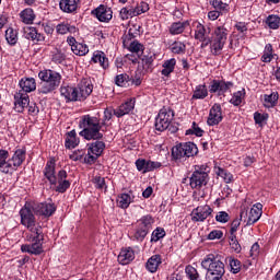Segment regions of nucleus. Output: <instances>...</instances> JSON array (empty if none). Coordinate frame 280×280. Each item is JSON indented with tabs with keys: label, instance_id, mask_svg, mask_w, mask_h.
I'll list each match as a JSON object with an SVG mask.
<instances>
[{
	"label": "nucleus",
	"instance_id": "nucleus-1",
	"mask_svg": "<svg viewBox=\"0 0 280 280\" xmlns=\"http://www.w3.org/2000/svg\"><path fill=\"white\" fill-rule=\"evenodd\" d=\"M80 126H83V130L80 131V137L86 139V141L94 140L89 147V151L95 156H102V153L106 149V143L100 141L103 139L104 135L100 132L102 130V125L97 117L85 115L82 117Z\"/></svg>",
	"mask_w": 280,
	"mask_h": 280
},
{
	"label": "nucleus",
	"instance_id": "nucleus-2",
	"mask_svg": "<svg viewBox=\"0 0 280 280\" xmlns=\"http://www.w3.org/2000/svg\"><path fill=\"white\" fill-rule=\"evenodd\" d=\"M201 267L203 270H207L206 280H224V262L221 259V256L209 254L202 261Z\"/></svg>",
	"mask_w": 280,
	"mask_h": 280
},
{
	"label": "nucleus",
	"instance_id": "nucleus-3",
	"mask_svg": "<svg viewBox=\"0 0 280 280\" xmlns=\"http://www.w3.org/2000/svg\"><path fill=\"white\" fill-rule=\"evenodd\" d=\"M38 78L42 80L37 89L39 95L54 93V91L60 86V82L62 81V75L54 70H42L38 73Z\"/></svg>",
	"mask_w": 280,
	"mask_h": 280
},
{
	"label": "nucleus",
	"instance_id": "nucleus-4",
	"mask_svg": "<svg viewBox=\"0 0 280 280\" xmlns=\"http://www.w3.org/2000/svg\"><path fill=\"white\" fill-rule=\"evenodd\" d=\"M228 36L229 33L224 26L214 28L209 43L212 56H220V54H222L224 45H226Z\"/></svg>",
	"mask_w": 280,
	"mask_h": 280
},
{
	"label": "nucleus",
	"instance_id": "nucleus-5",
	"mask_svg": "<svg viewBox=\"0 0 280 280\" xmlns=\"http://www.w3.org/2000/svg\"><path fill=\"white\" fill-rule=\"evenodd\" d=\"M209 183V166L195 165V171L189 177L191 189H202Z\"/></svg>",
	"mask_w": 280,
	"mask_h": 280
},
{
	"label": "nucleus",
	"instance_id": "nucleus-6",
	"mask_svg": "<svg viewBox=\"0 0 280 280\" xmlns=\"http://www.w3.org/2000/svg\"><path fill=\"white\" fill-rule=\"evenodd\" d=\"M198 154V147L194 142L179 143L172 149V158L174 161H180V159H189Z\"/></svg>",
	"mask_w": 280,
	"mask_h": 280
},
{
	"label": "nucleus",
	"instance_id": "nucleus-7",
	"mask_svg": "<svg viewBox=\"0 0 280 280\" xmlns=\"http://www.w3.org/2000/svg\"><path fill=\"white\" fill-rule=\"evenodd\" d=\"M152 224H154V219H152V215L150 214H147L138 220L133 240H136V242H143L148 236V233H150Z\"/></svg>",
	"mask_w": 280,
	"mask_h": 280
},
{
	"label": "nucleus",
	"instance_id": "nucleus-8",
	"mask_svg": "<svg viewBox=\"0 0 280 280\" xmlns=\"http://www.w3.org/2000/svg\"><path fill=\"white\" fill-rule=\"evenodd\" d=\"M174 119V110L170 108H162L155 118V130L158 132H165L170 128V124Z\"/></svg>",
	"mask_w": 280,
	"mask_h": 280
},
{
	"label": "nucleus",
	"instance_id": "nucleus-9",
	"mask_svg": "<svg viewBox=\"0 0 280 280\" xmlns=\"http://www.w3.org/2000/svg\"><path fill=\"white\" fill-rule=\"evenodd\" d=\"M195 39L199 40L201 43V47H209V44L211 43V27L205 26L200 24V22H195Z\"/></svg>",
	"mask_w": 280,
	"mask_h": 280
},
{
	"label": "nucleus",
	"instance_id": "nucleus-10",
	"mask_svg": "<svg viewBox=\"0 0 280 280\" xmlns=\"http://www.w3.org/2000/svg\"><path fill=\"white\" fill-rule=\"evenodd\" d=\"M32 210L37 215H44L45 218H51V215H54V213H56V205L47 203V202L38 203V205H34L32 207Z\"/></svg>",
	"mask_w": 280,
	"mask_h": 280
},
{
	"label": "nucleus",
	"instance_id": "nucleus-11",
	"mask_svg": "<svg viewBox=\"0 0 280 280\" xmlns=\"http://www.w3.org/2000/svg\"><path fill=\"white\" fill-rule=\"evenodd\" d=\"M213 213V209L209 206H199L192 211V222H205L209 215Z\"/></svg>",
	"mask_w": 280,
	"mask_h": 280
},
{
	"label": "nucleus",
	"instance_id": "nucleus-12",
	"mask_svg": "<svg viewBox=\"0 0 280 280\" xmlns=\"http://www.w3.org/2000/svg\"><path fill=\"white\" fill-rule=\"evenodd\" d=\"M20 215L21 224H23V226H26L27 229L36 226V218L34 217V212H32V209L30 207L22 208L20 210Z\"/></svg>",
	"mask_w": 280,
	"mask_h": 280
},
{
	"label": "nucleus",
	"instance_id": "nucleus-13",
	"mask_svg": "<svg viewBox=\"0 0 280 280\" xmlns=\"http://www.w3.org/2000/svg\"><path fill=\"white\" fill-rule=\"evenodd\" d=\"M30 105V95L23 91L16 92L14 95V106L18 113H23Z\"/></svg>",
	"mask_w": 280,
	"mask_h": 280
},
{
	"label": "nucleus",
	"instance_id": "nucleus-14",
	"mask_svg": "<svg viewBox=\"0 0 280 280\" xmlns=\"http://www.w3.org/2000/svg\"><path fill=\"white\" fill-rule=\"evenodd\" d=\"M230 86H233L231 81H218L213 80L210 83L209 91L210 93H218V95H224L229 91Z\"/></svg>",
	"mask_w": 280,
	"mask_h": 280
},
{
	"label": "nucleus",
	"instance_id": "nucleus-15",
	"mask_svg": "<svg viewBox=\"0 0 280 280\" xmlns=\"http://www.w3.org/2000/svg\"><path fill=\"white\" fill-rule=\"evenodd\" d=\"M44 176L50 185H58V177H56V162L50 160L46 163L44 168Z\"/></svg>",
	"mask_w": 280,
	"mask_h": 280
},
{
	"label": "nucleus",
	"instance_id": "nucleus-16",
	"mask_svg": "<svg viewBox=\"0 0 280 280\" xmlns=\"http://www.w3.org/2000/svg\"><path fill=\"white\" fill-rule=\"evenodd\" d=\"M220 121H222V106H220V104H214L210 108L207 124L208 126H218Z\"/></svg>",
	"mask_w": 280,
	"mask_h": 280
},
{
	"label": "nucleus",
	"instance_id": "nucleus-17",
	"mask_svg": "<svg viewBox=\"0 0 280 280\" xmlns=\"http://www.w3.org/2000/svg\"><path fill=\"white\" fill-rule=\"evenodd\" d=\"M92 14L97 18L101 23H108L110 19H113V10L110 8H106L104 5H101L92 11Z\"/></svg>",
	"mask_w": 280,
	"mask_h": 280
},
{
	"label": "nucleus",
	"instance_id": "nucleus-18",
	"mask_svg": "<svg viewBox=\"0 0 280 280\" xmlns=\"http://www.w3.org/2000/svg\"><path fill=\"white\" fill-rule=\"evenodd\" d=\"M25 154L26 151L25 149H18L13 156L9 159V163H11L12 168H11V174L12 172H16V168L21 167L23 165V162L25 161Z\"/></svg>",
	"mask_w": 280,
	"mask_h": 280
},
{
	"label": "nucleus",
	"instance_id": "nucleus-19",
	"mask_svg": "<svg viewBox=\"0 0 280 280\" xmlns=\"http://www.w3.org/2000/svg\"><path fill=\"white\" fill-rule=\"evenodd\" d=\"M10 152L8 150H0V170L2 174H11L12 163L10 162Z\"/></svg>",
	"mask_w": 280,
	"mask_h": 280
},
{
	"label": "nucleus",
	"instance_id": "nucleus-20",
	"mask_svg": "<svg viewBox=\"0 0 280 280\" xmlns=\"http://www.w3.org/2000/svg\"><path fill=\"white\" fill-rule=\"evenodd\" d=\"M135 110V98H130L127 102L122 103L118 108L114 110V115L116 117H124L125 115H129Z\"/></svg>",
	"mask_w": 280,
	"mask_h": 280
},
{
	"label": "nucleus",
	"instance_id": "nucleus-21",
	"mask_svg": "<svg viewBox=\"0 0 280 280\" xmlns=\"http://www.w3.org/2000/svg\"><path fill=\"white\" fill-rule=\"evenodd\" d=\"M262 209L264 206L261 203H256L253 206L248 214L247 226H253L255 222L259 221V218H261Z\"/></svg>",
	"mask_w": 280,
	"mask_h": 280
},
{
	"label": "nucleus",
	"instance_id": "nucleus-22",
	"mask_svg": "<svg viewBox=\"0 0 280 280\" xmlns=\"http://www.w3.org/2000/svg\"><path fill=\"white\" fill-rule=\"evenodd\" d=\"M79 102H84L93 93V85L89 82H81L77 88Z\"/></svg>",
	"mask_w": 280,
	"mask_h": 280
},
{
	"label": "nucleus",
	"instance_id": "nucleus-23",
	"mask_svg": "<svg viewBox=\"0 0 280 280\" xmlns=\"http://www.w3.org/2000/svg\"><path fill=\"white\" fill-rule=\"evenodd\" d=\"M60 93L62 97L67 100V102H80V98L78 96V88L61 86Z\"/></svg>",
	"mask_w": 280,
	"mask_h": 280
},
{
	"label": "nucleus",
	"instance_id": "nucleus-24",
	"mask_svg": "<svg viewBox=\"0 0 280 280\" xmlns=\"http://www.w3.org/2000/svg\"><path fill=\"white\" fill-rule=\"evenodd\" d=\"M135 259V250H132L131 247H127L125 249H121L118 255V261L122 266H128L130 261Z\"/></svg>",
	"mask_w": 280,
	"mask_h": 280
},
{
	"label": "nucleus",
	"instance_id": "nucleus-25",
	"mask_svg": "<svg viewBox=\"0 0 280 280\" xmlns=\"http://www.w3.org/2000/svg\"><path fill=\"white\" fill-rule=\"evenodd\" d=\"M79 2L80 0H60L59 8L62 12L71 14V12H75L78 10Z\"/></svg>",
	"mask_w": 280,
	"mask_h": 280
},
{
	"label": "nucleus",
	"instance_id": "nucleus-26",
	"mask_svg": "<svg viewBox=\"0 0 280 280\" xmlns=\"http://www.w3.org/2000/svg\"><path fill=\"white\" fill-rule=\"evenodd\" d=\"M20 86L22 89L20 91L27 95L28 93H32V91H36V80L34 78L22 79L20 81Z\"/></svg>",
	"mask_w": 280,
	"mask_h": 280
},
{
	"label": "nucleus",
	"instance_id": "nucleus-27",
	"mask_svg": "<svg viewBox=\"0 0 280 280\" xmlns=\"http://www.w3.org/2000/svg\"><path fill=\"white\" fill-rule=\"evenodd\" d=\"M56 32L57 34L65 36V34H75V32H78V28L67 22H62L56 26Z\"/></svg>",
	"mask_w": 280,
	"mask_h": 280
},
{
	"label": "nucleus",
	"instance_id": "nucleus-28",
	"mask_svg": "<svg viewBox=\"0 0 280 280\" xmlns=\"http://www.w3.org/2000/svg\"><path fill=\"white\" fill-rule=\"evenodd\" d=\"M159 266H161V255H153L148 259L145 265L149 272H156V270H159Z\"/></svg>",
	"mask_w": 280,
	"mask_h": 280
},
{
	"label": "nucleus",
	"instance_id": "nucleus-29",
	"mask_svg": "<svg viewBox=\"0 0 280 280\" xmlns=\"http://www.w3.org/2000/svg\"><path fill=\"white\" fill-rule=\"evenodd\" d=\"M28 231H31L32 242H43V240H45L43 228L40 225H33L32 228H28Z\"/></svg>",
	"mask_w": 280,
	"mask_h": 280
},
{
	"label": "nucleus",
	"instance_id": "nucleus-30",
	"mask_svg": "<svg viewBox=\"0 0 280 280\" xmlns=\"http://www.w3.org/2000/svg\"><path fill=\"white\" fill-rule=\"evenodd\" d=\"M80 140L75 137V130H71L67 133L66 138V148L68 150H72L77 145H79Z\"/></svg>",
	"mask_w": 280,
	"mask_h": 280
},
{
	"label": "nucleus",
	"instance_id": "nucleus-31",
	"mask_svg": "<svg viewBox=\"0 0 280 280\" xmlns=\"http://www.w3.org/2000/svg\"><path fill=\"white\" fill-rule=\"evenodd\" d=\"M92 62L101 65L104 69H108V58H106V55L102 51L94 52Z\"/></svg>",
	"mask_w": 280,
	"mask_h": 280
},
{
	"label": "nucleus",
	"instance_id": "nucleus-32",
	"mask_svg": "<svg viewBox=\"0 0 280 280\" xmlns=\"http://www.w3.org/2000/svg\"><path fill=\"white\" fill-rule=\"evenodd\" d=\"M175 67H176L175 58L164 61L163 70L161 71L162 75H165L166 78L170 77L171 73H174Z\"/></svg>",
	"mask_w": 280,
	"mask_h": 280
},
{
	"label": "nucleus",
	"instance_id": "nucleus-33",
	"mask_svg": "<svg viewBox=\"0 0 280 280\" xmlns=\"http://www.w3.org/2000/svg\"><path fill=\"white\" fill-rule=\"evenodd\" d=\"M264 100H265V106L267 108H275V105L279 102V93L272 92L269 95L265 94Z\"/></svg>",
	"mask_w": 280,
	"mask_h": 280
},
{
	"label": "nucleus",
	"instance_id": "nucleus-34",
	"mask_svg": "<svg viewBox=\"0 0 280 280\" xmlns=\"http://www.w3.org/2000/svg\"><path fill=\"white\" fill-rule=\"evenodd\" d=\"M20 16L26 25H32L34 23V19H36V15L34 14V10L32 9H25L20 13Z\"/></svg>",
	"mask_w": 280,
	"mask_h": 280
},
{
	"label": "nucleus",
	"instance_id": "nucleus-35",
	"mask_svg": "<svg viewBox=\"0 0 280 280\" xmlns=\"http://www.w3.org/2000/svg\"><path fill=\"white\" fill-rule=\"evenodd\" d=\"M5 40L9 45L14 46L19 43V32L10 27L5 31Z\"/></svg>",
	"mask_w": 280,
	"mask_h": 280
},
{
	"label": "nucleus",
	"instance_id": "nucleus-36",
	"mask_svg": "<svg viewBox=\"0 0 280 280\" xmlns=\"http://www.w3.org/2000/svg\"><path fill=\"white\" fill-rule=\"evenodd\" d=\"M186 277L189 280H202L200 277V273L198 272V269H196L194 266L188 265L185 268Z\"/></svg>",
	"mask_w": 280,
	"mask_h": 280
},
{
	"label": "nucleus",
	"instance_id": "nucleus-37",
	"mask_svg": "<svg viewBox=\"0 0 280 280\" xmlns=\"http://www.w3.org/2000/svg\"><path fill=\"white\" fill-rule=\"evenodd\" d=\"M72 52L75 54V56H86V54H89V46H86V44L75 43V45L72 46Z\"/></svg>",
	"mask_w": 280,
	"mask_h": 280
},
{
	"label": "nucleus",
	"instance_id": "nucleus-38",
	"mask_svg": "<svg viewBox=\"0 0 280 280\" xmlns=\"http://www.w3.org/2000/svg\"><path fill=\"white\" fill-rule=\"evenodd\" d=\"M209 95V91L207 90V85H198L194 92V100H205Z\"/></svg>",
	"mask_w": 280,
	"mask_h": 280
},
{
	"label": "nucleus",
	"instance_id": "nucleus-39",
	"mask_svg": "<svg viewBox=\"0 0 280 280\" xmlns=\"http://www.w3.org/2000/svg\"><path fill=\"white\" fill-rule=\"evenodd\" d=\"M135 16H137V13L132 7H125L120 10V19L122 21H128V19H132Z\"/></svg>",
	"mask_w": 280,
	"mask_h": 280
},
{
	"label": "nucleus",
	"instance_id": "nucleus-40",
	"mask_svg": "<svg viewBox=\"0 0 280 280\" xmlns=\"http://www.w3.org/2000/svg\"><path fill=\"white\" fill-rule=\"evenodd\" d=\"M129 51H131V54H137V56H141V54H143V49H145V47L139 43L138 40H133L130 43L129 45Z\"/></svg>",
	"mask_w": 280,
	"mask_h": 280
},
{
	"label": "nucleus",
	"instance_id": "nucleus-41",
	"mask_svg": "<svg viewBox=\"0 0 280 280\" xmlns=\"http://www.w3.org/2000/svg\"><path fill=\"white\" fill-rule=\"evenodd\" d=\"M186 25H187V23H185V22H175L171 25L170 32L173 35L183 34L185 32Z\"/></svg>",
	"mask_w": 280,
	"mask_h": 280
},
{
	"label": "nucleus",
	"instance_id": "nucleus-42",
	"mask_svg": "<svg viewBox=\"0 0 280 280\" xmlns=\"http://www.w3.org/2000/svg\"><path fill=\"white\" fill-rule=\"evenodd\" d=\"M165 235H166V233L163 228H156L151 234V243H156V242L163 240V237H165Z\"/></svg>",
	"mask_w": 280,
	"mask_h": 280
},
{
	"label": "nucleus",
	"instance_id": "nucleus-43",
	"mask_svg": "<svg viewBox=\"0 0 280 280\" xmlns=\"http://www.w3.org/2000/svg\"><path fill=\"white\" fill-rule=\"evenodd\" d=\"M266 23L270 30H279L280 18L277 15H269L266 20Z\"/></svg>",
	"mask_w": 280,
	"mask_h": 280
},
{
	"label": "nucleus",
	"instance_id": "nucleus-44",
	"mask_svg": "<svg viewBox=\"0 0 280 280\" xmlns=\"http://www.w3.org/2000/svg\"><path fill=\"white\" fill-rule=\"evenodd\" d=\"M118 202L121 209H128L132 202V197L129 194H121Z\"/></svg>",
	"mask_w": 280,
	"mask_h": 280
},
{
	"label": "nucleus",
	"instance_id": "nucleus-45",
	"mask_svg": "<svg viewBox=\"0 0 280 280\" xmlns=\"http://www.w3.org/2000/svg\"><path fill=\"white\" fill-rule=\"evenodd\" d=\"M230 246L232 250L236 253H242V245H240V241H237V236L235 234H230Z\"/></svg>",
	"mask_w": 280,
	"mask_h": 280
},
{
	"label": "nucleus",
	"instance_id": "nucleus-46",
	"mask_svg": "<svg viewBox=\"0 0 280 280\" xmlns=\"http://www.w3.org/2000/svg\"><path fill=\"white\" fill-rule=\"evenodd\" d=\"M244 95H246L245 90L238 91L233 94L230 102L233 104V106H240V104H242V100H244Z\"/></svg>",
	"mask_w": 280,
	"mask_h": 280
},
{
	"label": "nucleus",
	"instance_id": "nucleus-47",
	"mask_svg": "<svg viewBox=\"0 0 280 280\" xmlns=\"http://www.w3.org/2000/svg\"><path fill=\"white\" fill-rule=\"evenodd\" d=\"M229 264H230L231 272H233V275H237V272L242 270V262L238 259L229 258Z\"/></svg>",
	"mask_w": 280,
	"mask_h": 280
},
{
	"label": "nucleus",
	"instance_id": "nucleus-48",
	"mask_svg": "<svg viewBox=\"0 0 280 280\" xmlns=\"http://www.w3.org/2000/svg\"><path fill=\"white\" fill-rule=\"evenodd\" d=\"M186 49H187V47L182 42H175L171 46V51L173 54H185Z\"/></svg>",
	"mask_w": 280,
	"mask_h": 280
},
{
	"label": "nucleus",
	"instance_id": "nucleus-49",
	"mask_svg": "<svg viewBox=\"0 0 280 280\" xmlns=\"http://www.w3.org/2000/svg\"><path fill=\"white\" fill-rule=\"evenodd\" d=\"M43 253V241H33L31 245V255H40Z\"/></svg>",
	"mask_w": 280,
	"mask_h": 280
},
{
	"label": "nucleus",
	"instance_id": "nucleus-50",
	"mask_svg": "<svg viewBox=\"0 0 280 280\" xmlns=\"http://www.w3.org/2000/svg\"><path fill=\"white\" fill-rule=\"evenodd\" d=\"M186 135H195L196 137H202V135H205V130L198 127V124L194 121L191 128L186 130Z\"/></svg>",
	"mask_w": 280,
	"mask_h": 280
},
{
	"label": "nucleus",
	"instance_id": "nucleus-51",
	"mask_svg": "<svg viewBox=\"0 0 280 280\" xmlns=\"http://www.w3.org/2000/svg\"><path fill=\"white\" fill-rule=\"evenodd\" d=\"M159 167H161V162H152L145 160L144 174H148V172H154V170H159Z\"/></svg>",
	"mask_w": 280,
	"mask_h": 280
},
{
	"label": "nucleus",
	"instance_id": "nucleus-52",
	"mask_svg": "<svg viewBox=\"0 0 280 280\" xmlns=\"http://www.w3.org/2000/svg\"><path fill=\"white\" fill-rule=\"evenodd\" d=\"M128 82H130V77L128 74H118L115 78V84H117V86H126Z\"/></svg>",
	"mask_w": 280,
	"mask_h": 280
},
{
	"label": "nucleus",
	"instance_id": "nucleus-53",
	"mask_svg": "<svg viewBox=\"0 0 280 280\" xmlns=\"http://www.w3.org/2000/svg\"><path fill=\"white\" fill-rule=\"evenodd\" d=\"M36 32H37L36 27H32V26L25 27L24 37L27 40H36Z\"/></svg>",
	"mask_w": 280,
	"mask_h": 280
},
{
	"label": "nucleus",
	"instance_id": "nucleus-54",
	"mask_svg": "<svg viewBox=\"0 0 280 280\" xmlns=\"http://www.w3.org/2000/svg\"><path fill=\"white\" fill-rule=\"evenodd\" d=\"M69 187H71V182L63 179V180L58 182L56 191H58V194H65V191H67L69 189Z\"/></svg>",
	"mask_w": 280,
	"mask_h": 280
},
{
	"label": "nucleus",
	"instance_id": "nucleus-55",
	"mask_svg": "<svg viewBox=\"0 0 280 280\" xmlns=\"http://www.w3.org/2000/svg\"><path fill=\"white\" fill-rule=\"evenodd\" d=\"M153 62H154V56L142 57V67L145 71H150V69H152Z\"/></svg>",
	"mask_w": 280,
	"mask_h": 280
},
{
	"label": "nucleus",
	"instance_id": "nucleus-56",
	"mask_svg": "<svg viewBox=\"0 0 280 280\" xmlns=\"http://www.w3.org/2000/svg\"><path fill=\"white\" fill-rule=\"evenodd\" d=\"M133 10L136 12V16H139L140 14H145V12L150 10V4H148L147 2H140V4L133 8Z\"/></svg>",
	"mask_w": 280,
	"mask_h": 280
},
{
	"label": "nucleus",
	"instance_id": "nucleus-57",
	"mask_svg": "<svg viewBox=\"0 0 280 280\" xmlns=\"http://www.w3.org/2000/svg\"><path fill=\"white\" fill-rule=\"evenodd\" d=\"M218 176L223 178L224 183L233 182V174L229 173V171H226L224 168H219Z\"/></svg>",
	"mask_w": 280,
	"mask_h": 280
},
{
	"label": "nucleus",
	"instance_id": "nucleus-58",
	"mask_svg": "<svg viewBox=\"0 0 280 280\" xmlns=\"http://www.w3.org/2000/svg\"><path fill=\"white\" fill-rule=\"evenodd\" d=\"M67 56L65 55V52H62V50H57L54 55H52V62H56L57 65H62V62H65Z\"/></svg>",
	"mask_w": 280,
	"mask_h": 280
},
{
	"label": "nucleus",
	"instance_id": "nucleus-59",
	"mask_svg": "<svg viewBox=\"0 0 280 280\" xmlns=\"http://www.w3.org/2000/svg\"><path fill=\"white\" fill-rule=\"evenodd\" d=\"M254 121L258 126H264V121H268V114L255 113L254 114Z\"/></svg>",
	"mask_w": 280,
	"mask_h": 280
},
{
	"label": "nucleus",
	"instance_id": "nucleus-60",
	"mask_svg": "<svg viewBox=\"0 0 280 280\" xmlns=\"http://www.w3.org/2000/svg\"><path fill=\"white\" fill-rule=\"evenodd\" d=\"M215 220H217V222H220L221 224H226V222H229V220H231V215H229L226 213V211H220L215 215Z\"/></svg>",
	"mask_w": 280,
	"mask_h": 280
},
{
	"label": "nucleus",
	"instance_id": "nucleus-61",
	"mask_svg": "<svg viewBox=\"0 0 280 280\" xmlns=\"http://www.w3.org/2000/svg\"><path fill=\"white\" fill-rule=\"evenodd\" d=\"M94 183L96 189H106V179L104 177L95 176L92 180Z\"/></svg>",
	"mask_w": 280,
	"mask_h": 280
},
{
	"label": "nucleus",
	"instance_id": "nucleus-62",
	"mask_svg": "<svg viewBox=\"0 0 280 280\" xmlns=\"http://www.w3.org/2000/svg\"><path fill=\"white\" fill-rule=\"evenodd\" d=\"M97 159H100V156L92 154L88 150V154L84 156L83 163H86V165H93V163H95V161H97Z\"/></svg>",
	"mask_w": 280,
	"mask_h": 280
},
{
	"label": "nucleus",
	"instance_id": "nucleus-63",
	"mask_svg": "<svg viewBox=\"0 0 280 280\" xmlns=\"http://www.w3.org/2000/svg\"><path fill=\"white\" fill-rule=\"evenodd\" d=\"M224 233L220 230H213L208 234V240H222Z\"/></svg>",
	"mask_w": 280,
	"mask_h": 280
},
{
	"label": "nucleus",
	"instance_id": "nucleus-64",
	"mask_svg": "<svg viewBox=\"0 0 280 280\" xmlns=\"http://www.w3.org/2000/svg\"><path fill=\"white\" fill-rule=\"evenodd\" d=\"M69 158L71 159V161H82V159L84 158V151L77 150L72 154H70Z\"/></svg>",
	"mask_w": 280,
	"mask_h": 280
}]
</instances>
